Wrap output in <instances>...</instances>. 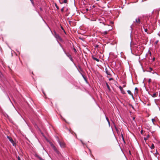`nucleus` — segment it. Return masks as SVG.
Masks as SVG:
<instances>
[{
    "label": "nucleus",
    "mask_w": 160,
    "mask_h": 160,
    "mask_svg": "<svg viewBox=\"0 0 160 160\" xmlns=\"http://www.w3.org/2000/svg\"><path fill=\"white\" fill-rule=\"evenodd\" d=\"M52 33L56 39H58L59 40H61V39L59 35L56 33V31H53V32H52Z\"/></svg>",
    "instance_id": "f257e3e1"
},
{
    "label": "nucleus",
    "mask_w": 160,
    "mask_h": 160,
    "mask_svg": "<svg viewBox=\"0 0 160 160\" xmlns=\"http://www.w3.org/2000/svg\"><path fill=\"white\" fill-rule=\"evenodd\" d=\"M141 21L139 18H136L135 21H134V22L135 23L136 25H139Z\"/></svg>",
    "instance_id": "f03ea898"
},
{
    "label": "nucleus",
    "mask_w": 160,
    "mask_h": 160,
    "mask_svg": "<svg viewBox=\"0 0 160 160\" xmlns=\"http://www.w3.org/2000/svg\"><path fill=\"white\" fill-rule=\"evenodd\" d=\"M53 148L54 151L58 155L60 154L58 150L54 146H52Z\"/></svg>",
    "instance_id": "7ed1b4c3"
},
{
    "label": "nucleus",
    "mask_w": 160,
    "mask_h": 160,
    "mask_svg": "<svg viewBox=\"0 0 160 160\" xmlns=\"http://www.w3.org/2000/svg\"><path fill=\"white\" fill-rule=\"evenodd\" d=\"M7 138L9 140V141L13 144V145L14 146V142L12 139L10 137L7 136Z\"/></svg>",
    "instance_id": "20e7f679"
},
{
    "label": "nucleus",
    "mask_w": 160,
    "mask_h": 160,
    "mask_svg": "<svg viewBox=\"0 0 160 160\" xmlns=\"http://www.w3.org/2000/svg\"><path fill=\"white\" fill-rule=\"evenodd\" d=\"M59 144L62 148H64L65 147V144L64 142L59 141Z\"/></svg>",
    "instance_id": "39448f33"
},
{
    "label": "nucleus",
    "mask_w": 160,
    "mask_h": 160,
    "mask_svg": "<svg viewBox=\"0 0 160 160\" xmlns=\"http://www.w3.org/2000/svg\"><path fill=\"white\" fill-rule=\"evenodd\" d=\"M110 69L108 70L107 68L105 69V71L107 74L109 75H111V74L110 73Z\"/></svg>",
    "instance_id": "423d86ee"
},
{
    "label": "nucleus",
    "mask_w": 160,
    "mask_h": 160,
    "mask_svg": "<svg viewBox=\"0 0 160 160\" xmlns=\"http://www.w3.org/2000/svg\"><path fill=\"white\" fill-rule=\"evenodd\" d=\"M119 88L120 89V90L122 94H125L126 93L125 92L123 89L122 88L121 86H120Z\"/></svg>",
    "instance_id": "0eeeda50"
},
{
    "label": "nucleus",
    "mask_w": 160,
    "mask_h": 160,
    "mask_svg": "<svg viewBox=\"0 0 160 160\" xmlns=\"http://www.w3.org/2000/svg\"><path fill=\"white\" fill-rule=\"evenodd\" d=\"M92 58L93 60L96 61L98 62L99 61V60L98 59L95 57L93 55L92 56Z\"/></svg>",
    "instance_id": "6e6552de"
},
{
    "label": "nucleus",
    "mask_w": 160,
    "mask_h": 160,
    "mask_svg": "<svg viewBox=\"0 0 160 160\" xmlns=\"http://www.w3.org/2000/svg\"><path fill=\"white\" fill-rule=\"evenodd\" d=\"M127 92H128V93L130 95H131L132 97H133V95L130 90H128Z\"/></svg>",
    "instance_id": "1a4fd4ad"
},
{
    "label": "nucleus",
    "mask_w": 160,
    "mask_h": 160,
    "mask_svg": "<svg viewBox=\"0 0 160 160\" xmlns=\"http://www.w3.org/2000/svg\"><path fill=\"white\" fill-rule=\"evenodd\" d=\"M106 86H107V87L108 88V90L109 91H111V89L110 88V87L109 85H108V84L107 82H106Z\"/></svg>",
    "instance_id": "9d476101"
},
{
    "label": "nucleus",
    "mask_w": 160,
    "mask_h": 160,
    "mask_svg": "<svg viewBox=\"0 0 160 160\" xmlns=\"http://www.w3.org/2000/svg\"><path fill=\"white\" fill-rule=\"evenodd\" d=\"M158 93L157 92V93H154L152 94V97L153 98H155L157 97L158 95Z\"/></svg>",
    "instance_id": "9b49d317"
},
{
    "label": "nucleus",
    "mask_w": 160,
    "mask_h": 160,
    "mask_svg": "<svg viewBox=\"0 0 160 160\" xmlns=\"http://www.w3.org/2000/svg\"><path fill=\"white\" fill-rule=\"evenodd\" d=\"M149 137V135H148L147 137H144V139L146 141L147 139Z\"/></svg>",
    "instance_id": "f8f14e48"
},
{
    "label": "nucleus",
    "mask_w": 160,
    "mask_h": 160,
    "mask_svg": "<svg viewBox=\"0 0 160 160\" xmlns=\"http://www.w3.org/2000/svg\"><path fill=\"white\" fill-rule=\"evenodd\" d=\"M150 148L152 149H153L154 148V144L153 143H152V145L150 147Z\"/></svg>",
    "instance_id": "ddd939ff"
},
{
    "label": "nucleus",
    "mask_w": 160,
    "mask_h": 160,
    "mask_svg": "<svg viewBox=\"0 0 160 160\" xmlns=\"http://www.w3.org/2000/svg\"><path fill=\"white\" fill-rule=\"evenodd\" d=\"M37 157L40 160H44L41 157H39V156L37 155Z\"/></svg>",
    "instance_id": "4468645a"
},
{
    "label": "nucleus",
    "mask_w": 160,
    "mask_h": 160,
    "mask_svg": "<svg viewBox=\"0 0 160 160\" xmlns=\"http://www.w3.org/2000/svg\"><path fill=\"white\" fill-rule=\"evenodd\" d=\"M108 33V32L107 31H105L104 32H103L102 33V34L103 35H106Z\"/></svg>",
    "instance_id": "2eb2a0df"
},
{
    "label": "nucleus",
    "mask_w": 160,
    "mask_h": 160,
    "mask_svg": "<svg viewBox=\"0 0 160 160\" xmlns=\"http://www.w3.org/2000/svg\"><path fill=\"white\" fill-rule=\"evenodd\" d=\"M67 56L69 58H71V55L69 53H66Z\"/></svg>",
    "instance_id": "dca6fc26"
},
{
    "label": "nucleus",
    "mask_w": 160,
    "mask_h": 160,
    "mask_svg": "<svg viewBox=\"0 0 160 160\" xmlns=\"http://www.w3.org/2000/svg\"><path fill=\"white\" fill-rule=\"evenodd\" d=\"M30 1H31L32 4L33 5H34V2H33V0H30Z\"/></svg>",
    "instance_id": "f3484780"
},
{
    "label": "nucleus",
    "mask_w": 160,
    "mask_h": 160,
    "mask_svg": "<svg viewBox=\"0 0 160 160\" xmlns=\"http://www.w3.org/2000/svg\"><path fill=\"white\" fill-rule=\"evenodd\" d=\"M135 90L137 92V93H138V89L137 88H135Z\"/></svg>",
    "instance_id": "a211bd4d"
},
{
    "label": "nucleus",
    "mask_w": 160,
    "mask_h": 160,
    "mask_svg": "<svg viewBox=\"0 0 160 160\" xmlns=\"http://www.w3.org/2000/svg\"><path fill=\"white\" fill-rule=\"evenodd\" d=\"M67 2V0H63V2L64 3H66Z\"/></svg>",
    "instance_id": "6ab92c4d"
},
{
    "label": "nucleus",
    "mask_w": 160,
    "mask_h": 160,
    "mask_svg": "<svg viewBox=\"0 0 160 160\" xmlns=\"http://www.w3.org/2000/svg\"><path fill=\"white\" fill-rule=\"evenodd\" d=\"M73 50H74V52H75V53H76V52H77V51H76V49L74 48H73Z\"/></svg>",
    "instance_id": "aec40b11"
},
{
    "label": "nucleus",
    "mask_w": 160,
    "mask_h": 160,
    "mask_svg": "<svg viewBox=\"0 0 160 160\" xmlns=\"http://www.w3.org/2000/svg\"><path fill=\"white\" fill-rule=\"evenodd\" d=\"M148 82L149 83H150L151 82V79H149L148 80Z\"/></svg>",
    "instance_id": "412c9836"
},
{
    "label": "nucleus",
    "mask_w": 160,
    "mask_h": 160,
    "mask_svg": "<svg viewBox=\"0 0 160 160\" xmlns=\"http://www.w3.org/2000/svg\"><path fill=\"white\" fill-rule=\"evenodd\" d=\"M116 42H111V44L112 45H114V44L116 43Z\"/></svg>",
    "instance_id": "4be33fe9"
},
{
    "label": "nucleus",
    "mask_w": 160,
    "mask_h": 160,
    "mask_svg": "<svg viewBox=\"0 0 160 160\" xmlns=\"http://www.w3.org/2000/svg\"><path fill=\"white\" fill-rule=\"evenodd\" d=\"M82 76H83V78L84 79V80H85V81H87V80H86V78L85 77H84V76H83V75Z\"/></svg>",
    "instance_id": "5701e85b"
},
{
    "label": "nucleus",
    "mask_w": 160,
    "mask_h": 160,
    "mask_svg": "<svg viewBox=\"0 0 160 160\" xmlns=\"http://www.w3.org/2000/svg\"><path fill=\"white\" fill-rule=\"evenodd\" d=\"M61 11L62 12H63V11H64V8H63L61 9Z\"/></svg>",
    "instance_id": "b1692460"
},
{
    "label": "nucleus",
    "mask_w": 160,
    "mask_h": 160,
    "mask_svg": "<svg viewBox=\"0 0 160 160\" xmlns=\"http://www.w3.org/2000/svg\"><path fill=\"white\" fill-rule=\"evenodd\" d=\"M18 160H21L19 156H18Z\"/></svg>",
    "instance_id": "393cba45"
},
{
    "label": "nucleus",
    "mask_w": 160,
    "mask_h": 160,
    "mask_svg": "<svg viewBox=\"0 0 160 160\" xmlns=\"http://www.w3.org/2000/svg\"><path fill=\"white\" fill-rule=\"evenodd\" d=\"M112 80H113V79L112 78H109V81H111Z\"/></svg>",
    "instance_id": "a878e982"
},
{
    "label": "nucleus",
    "mask_w": 160,
    "mask_h": 160,
    "mask_svg": "<svg viewBox=\"0 0 160 160\" xmlns=\"http://www.w3.org/2000/svg\"><path fill=\"white\" fill-rule=\"evenodd\" d=\"M152 121L153 122L154 121H155V120L154 119H152Z\"/></svg>",
    "instance_id": "bb28decb"
},
{
    "label": "nucleus",
    "mask_w": 160,
    "mask_h": 160,
    "mask_svg": "<svg viewBox=\"0 0 160 160\" xmlns=\"http://www.w3.org/2000/svg\"><path fill=\"white\" fill-rule=\"evenodd\" d=\"M55 6H56V8L58 9H59L57 5H56V4H55Z\"/></svg>",
    "instance_id": "cd10ccee"
},
{
    "label": "nucleus",
    "mask_w": 160,
    "mask_h": 160,
    "mask_svg": "<svg viewBox=\"0 0 160 160\" xmlns=\"http://www.w3.org/2000/svg\"><path fill=\"white\" fill-rule=\"evenodd\" d=\"M69 58L71 61H72L73 59H72V58L71 56V58Z\"/></svg>",
    "instance_id": "c85d7f7f"
},
{
    "label": "nucleus",
    "mask_w": 160,
    "mask_h": 160,
    "mask_svg": "<svg viewBox=\"0 0 160 160\" xmlns=\"http://www.w3.org/2000/svg\"><path fill=\"white\" fill-rule=\"evenodd\" d=\"M149 69L151 71L152 70H153L152 68H149Z\"/></svg>",
    "instance_id": "c756f323"
},
{
    "label": "nucleus",
    "mask_w": 160,
    "mask_h": 160,
    "mask_svg": "<svg viewBox=\"0 0 160 160\" xmlns=\"http://www.w3.org/2000/svg\"><path fill=\"white\" fill-rule=\"evenodd\" d=\"M147 31H148V29H147V28H146V29H145V32H147Z\"/></svg>",
    "instance_id": "7c9ffc66"
},
{
    "label": "nucleus",
    "mask_w": 160,
    "mask_h": 160,
    "mask_svg": "<svg viewBox=\"0 0 160 160\" xmlns=\"http://www.w3.org/2000/svg\"><path fill=\"white\" fill-rule=\"evenodd\" d=\"M98 45H96L95 46V47L98 48Z\"/></svg>",
    "instance_id": "2f4dec72"
},
{
    "label": "nucleus",
    "mask_w": 160,
    "mask_h": 160,
    "mask_svg": "<svg viewBox=\"0 0 160 160\" xmlns=\"http://www.w3.org/2000/svg\"><path fill=\"white\" fill-rule=\"evenodd\" d=\"M143 131L142 130L141 131V133L142 134L143 133Z\"/></svg>",
    "instance_id": "473e14b6"
},
{
    "label": "nucleus",
    "mask_w": 160,
    "mask_h": 160,
    "mask_svg": "<svg viewBox=\"0 0 160 160\" xmlns=\"http://www.w3.org/2000/svg\"><path fill=\"white\" fill-rule=\"evenodd\" d=\"M158 41H157L156 42H155V44H156L158 43Z\"/></svg>",
    "instance_id": "72a5a7b5"
},
{
    "label": "nucleus",
    "mask_w": 160,
    "mask_h": 160,
    "mask_svg": "<svg viewBox=\"0 0 160 160\" xmlns=\"http://www.w3.org/2000/svg\"><path fill=\"white\" fill-rule=\"evenodd\" d=\"M122 139H123V141L125 142V141H124V139L123 137V136H122Z\"/></svg>",
    "instance_id": "f704fd0d"
},
{
    "label": "nucleus",
    "mask_w": 160,
    "mask_h": 160,
    "mask_svg": "<svg viewBox=\"0 0 160 160\" xmlns=\"http://www.w3.org/2000/svg\"><path fill=\"white\" fill-rule=\"evenodd\" d=\"M131 44H133V42L132 41H131Z\"/></svg>",
    "instance_id": "c9c22d12"
},
{
    "label": "nucleus",
    "mask_w": 160,
    "mask_h": 160,
    "mask_svg": "<svg viewBox=\"0 0 160 160\" xmlns=\"http://www.w3.org/2000/svg\"><path fill=\"white\" fill-rule=\"evenodd\" d=\"M126 87V85H123V87Z\"/></svg>",
    "instance_id": "e433bc0d"
},
{
    "label": "nucleus",
    "mask_w": 160,
    "mask_h": 160,
    "mask_svg": "<svg viewBox=\"0 0 160 160\" xmlns=\"http://www.w3.org/2000/svg\"><path fill=\"white\" fill-rule=\"evenodd\" d=\"M61 28H62V30H63L64 31V29H63V28L62 27H61Z\"/></svg>",
    "instance_id": "4c0bfd02"
},
{
    "label": "nucleus",
    "mask_w": 160,
    "mask_h": 160,
    "mask_svg": "<svg viewBox=\"0 0 160 160\" xmlns=\"http://www.w3.org/2000/svg\"><path fill=\"white\" fill-rule=\"evenodd\" d=\"M154 60H155V58H153V61Z\"/></svg>",
    "instance_id": "58836bf2"
},
{
    "label": "nucleus",
    "mask_w": 160,
    "mask_h": 160,
    "mask_svg": "<svg viewBox=\"0 0 160 160\" xmlns=\"http://www.w3.org/2000/svg\"><path fill=\"white\" fill-rule=\"evenodd\" d=\"M86 10H87V11H88V8H87V9H86Z\"/></svg>",
    "instance_id": "ea45409f"
},
{
    "label": "nucleus",
    "mask_w": 160,
    "mask_h": 160,
    "mask_svg": "<svg viewBox=\"0 0 160 160\" xmlns=\"http://www.w3.org/2000/svg\"><path fill=\"white\" fill-rule=\"evenodd\" d=\"M43 93L44 94V95H45V93L44 92H43Z\"/></svg>",
    "instance_id": "a19ab883"
},
{
    "label": "nucleus",
    "mask_w": 160,
    "mask_h": 160,
    "mask_svg": "<svg viewBox=\"0 0 160 160\" xmlns=\"http://www.w3.org/2000/svg\"><path fill=\"white\" fill-rule=\"evenodd\" d=\"M93 8H94V7H95L94 6H93Z\"/></svg>",
    "instance_id": "79ce46f5"
},
{
    "label": "nucleus",
    "mask_w": 160,
    "mask_h": 160,
    "mask_svg": "<svg viewBox=\"0 0 160 160\" xmlns=\"http://www.w3.org/2000/svg\"><path fill=\"white\" fill-rule=\"evenodd\" d=\"M134 118H133V119H134Z\"/></svg>",
    "instance_id": "37998d69"
},
{
    "label": "nucleus",
    "mask_w": 160,
    "mask_h": 160,
    "mask_svg": "<svg viewBox=\"0 0 160 160\" xmlns=\"http://www.w3.org/2000/svg\"><path fill=\"white\" fill-rule=\"evenodd\" d=\"M97 1H99V0H96Z\"/></svg>",
    "instance_id": "c03bdc74"
}]
</instances>
